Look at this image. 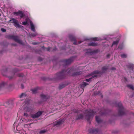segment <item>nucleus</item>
<instances>
[{"instance_id":"8","label":"nucleus","mask_w":134,"mask_h":134,"mask_svg":"<svg viewBox=\"0 0 134 134\" xmlns=\"http://www.w3.org/2000/svg\"><path fill=\"white\" fill-rule=\"evenodd\" d=\"M11 38L15 42L19 44H22V41L19 39V37L18 36H11Z\"/></svg>"},{"instance_id":"23","label":"nucleus","mask_w":134,"mask_h":134,"mask_svg":"<svg viewBox=\"0 0 134 134\" xmlns=\"http://www.w3.org/2000/svg\"><path fill=\"white\" fill-rule=\"evenodd\" d=\"M108 69V67L104 66L102 68V70L103 73H105V71H107Z\"/></svg>"},{"instance_id":"29","label":"nucleus","mask_w":134,"mask_h":134,"mask_svg":"<svg viewBox=\"0 0 134 134\" xmlns=\"http://www.w3.org/2000/svg\"><path fill=\"white\" fill-rule=\"evenodd\" d=\"M17 75L20 77H23L24 75L23 73H19L17 74Z\"/></svg>"},{"instance_id":"7","label":"nucleus","mask_w":134,"mask_h":134,"mask_svg":"<svg viewBox=\"0 0 134 134\" xmlns=\"http://www.w3.org/2000/svg\"><path fill=\"white\" fill-rule=\"evenodd\" d=\"M43 113L42 111H38L35 114L31 115V117L33 119L37 118L40 116Z\"/></svg>"},{"instance_id":"32","label":"nucleus","mask_w":134,"mask_h":134,"mask_svg":"<svg viewBox=\"0 0 134 134\" xmlns=\"http://www.w3.org/2000/svg\"><path fill=\"white\" fill-rule=\"evenodd\" d=\"M121 56L122 58H126L127 57V55L124 54H121Z\"/></svg>"},{"instance_id":"2","label":"nucleus","mask_w":134,"mask_h":134,"mask_svg":"<svg viewBox=\"0 0 134 134\" xmlns=\"http://www.w3.org/2000/svg\"><path fill=\"white\" fill-rule=\"evenodd\" d=\"M96 112L94 111L93 110H90L85 111L86 118L88 121H89L90 119L92 118L95 114Z\"/></svg>"},{"instance_id":"25","label":"nucleus","mask_w":134,"mask_h":134,"mask_svg":"<svg viewBox=\"0 0 134 134\" xmlns=\"http://www.w3.org/2000/svg\"><path fill=\"white\" fill-rule=\"evenodd\" d=\"M88 45L89 46H97V43H95L92 42L89 43Z\"/></svg>"},{"instance_id":"4","label":"nucleus","mask_w":134,"mask_h":134,"mask_svg":"<svg viewBox=\"0 0 134 134\" xmlns=\"http://www.w3.org/2000/svg\"><path fill=\"white\" fill-rule=\"evenodd\" d=\"M74 58L73 57H70L68 59L63 60L61 63L63 64V66H65L66 65L70 64L74 60Z\"/></svg>"},{"instance_id":"48","label":"nucleus","mask_w":134,"mask_h":134,"mask_svg":"<svg viewBox=\"0 0 134 134\" xmlns=\"http://www.w3.org/2000/svg\"><path fill=\"white\" fill-rule=\"evenodd\" d=\"M101 97H102V98H103V96L102 95H101Z\"/></svg>"},{"instance_id":"38","label":"nucleus","mask_w":134,"mask_h":134,"mask_svg":"<svg viewBox=\"0 0 134 134\" xmlns=\"http://www.w3.org/2000/svg\"><path fill=\"white\" fill-rule=\"evenodd\" d=\"M1 30L3 32H5L6 31V29H4V28H1Z\"/></svg>"},{"instance_id":"50","label":"nucleus","mask_w":134,"mask_h":134,"mask_svg":"<svg viewBox=\"0 0 134 134\" xmlns=\"http://www.w3.org/2000/svg\"><path fill=\"white\" fill-rule=\"evenodd\" d=\"M87 53V52H86V53Z\"/></svg>"},{"instance_id":"24","label":"nucleus","mask_w":134,"mask_h":134,"mask_svg":"<svg viewBox=\"0 0 134 134\" xmlns=\"http://www.w3.org/2000/svg\"><path fill=\"white\" fill-rule=\"evenodd\" d=\"M31 29V30L34 32L35 31V29L34 25L32 23H30Z\"/></svg>"},{"instance_id":"17","label":"nucleus","mask_w":134,"mask_h":134,"mask_svg":"<svg viewBox=\"0 0 134 134\" xmlns=\"http://www.w3.org/2000/svg\"><path fill=\"white\" fill-rule=\"evenodd\" d=\"M82 72L81 71H76L73 73L72 74V75L74 76H78L81 74Z\"/></svg>"},{"instance_id":"3","label":"nucleus","mask_w":134,"mask_h":134,"mask_svg":"<svg viewBox=\"0 0 134 134\" xmlns=\"http://www.w3.org/2000/svg\"><path fill=\"white\" fill-rule=\"evenodd\" d=\"M117 107L119 108L118 114L119 115H124L125 114V110L122 106L121 102L118 103L116 104Z\"/></svg>"},{"instance_id":"36","label":"nucleus","mask_w":134,"mask_h":134,"mask_svg":"<svg viewBox=\"0 0 134 134\" xmlns=\"http://www.w3.org/2000/svg\"><path fill=\"white\" fill-rule=\"evenodd\" d=\"M37 35V34L36 33H32L31 34V36L32 37H34Z\"/></svg>"},{"instance_id":"16","label":"nucleus","mask_w":134,"mask_h":134,"mask_svg":"<svg viewBox=\"0 0 134 134\" xmlns=\"http://www.w3.org/2000/svg\"><path fill=\"white\" fill-rule=\"evenodd\" d=\"M108 110H107L104 109V111H101L99 112V114L101 115H105L108 113Z\"/></svg>"},{"instance_id":"21","label":"nucleus","mask_w":134,"mask_h":134,"mask_svg":"<svg viewBox=\"0 0 134 134\" xmlns=\"http://www.w3.org/2000/svg\"><path fill=\"white\" fill-rule=\"evenodd\" d=\"M96 120L98 123H99L101 122L102 120L99 116H96L95 117Z\"/></svg>"},{"instance_id":"26","label":"nucleus","mask_w":134,"mask_h":134,"mask_svg":"<svg viewBox=\"0 0 134 134\" xmlns=\"http://www.w3.org/2000/svg\"><path fill=\"white\" fill-rule=\"evenodd\" d=\"M119 40H118L116 41H114L112 44V46H113L114 45H117L119 43Z\"/></svg>"},{"instance_id":"5","label":"nucleus","mask_w":134,"mask_h":134,"mask_svg":"<svg viewBox=\"0 0 134 134\" xmlns=\"http://www.w3.org/2000/svg\"><path fill=\"white\" fill-rule=\"evenodd\" d=\"M100 71L98 70L92 72L91 74V75H92V77L89 79H86L85 81L87 82H88L91 81V79L95 77H96L98 75L97 74H100Z\"/></svg>"},{"instance_id":"9","label":"nucleus","mask_w":134,"mask_h":134,"mask_svg":"<svg viewBox=\"0 0 134 134\" xmlns=\"http://www.w3.org/2000/svg\"><path fill=\"white\" fill-rule=\"evenodd\" d=\"M75 113H77L78 114L79 113H80L79 115H78L77 118V120L82 119L83 118V115L82 114V111L81 110H77L75 111Z\"/></svg>"},{"instance_id":"18","label":"nucleus","mask_w":134,"mask_h":134,"mask_svg":"<svg viewBox=\"0 0 134 134\" xmlns=\"http://www.w3.org/2000/svg\"><path fill=\"white\" fill-rule=\"evenodd\" d=\"M53 123L55 126L59 125L62 124V120L57 121Z\"/></svg>"},{"instance_id":"22","label":"nucleus","mask_w":134,"mask_h":134,"mask_svg":"<svg viewBox=\"0 0 134 134\" xmlns=\"http://www.w3.org/2000/svg\"><path fill=\"white\" fill-rule=\"evenodd\" d=\"M38 88V87H37L34 89H31V91H32L33 94H35L37 92Z\"/></svg>"},{"instance_id":"6","label":"nucleus","mask_w":134,"mask_h":134,"mask_svg":"<svg viewBox=\"0 0 134 134\" xmlns=\"http://www.w3.org/2000/svg\"><path fill=\"white\" fill-rule=\"evenodd\" d=\"M14 14L16 16L19 15L21 18H22L25 16L24 13L21 10H19L17 12H14Z\"/></svg>"},{"instance_id":"43","label":"nucleus","mask_w":134,"mask_h":134,"mask_svg":"<svg viewBox=\"0 0 134 134\" xmlns=\"http://www.w3.org/2000/svg\"><path fill=\"white\" fill-rule=\"evenodd\" d=\"M111 69L112 70H115L116 69V68L114 67H112Z\"/></svg>"},{"instance_id":"28","label":"nucleus","mask_w":134,"mask_h":134,"mask_svg":"<svg viewBox=\"0 0 134 134\" xmlns=\"http://www.w3.org/2000/svg\"><path fill=\"white\" fill-rule=\"evenodd\" d=\"M127 87L129 88L132 89V90H134V87L133 86L131 85H127Z\"/></svg>"},{"instance_id":"12","label":"nucleus","mask_w":134,"mask_h":134,"mask_svg":"<svg viewBox=\"0 0 134 134\" xmlns=\"http://www.w3.org/2000/svg\"><path fill=\"white\" fill-rule=\"evenodd\" d=\"M41 98L43 101H46L49 98V96L48 95H45L43 94H41L40 95Z\"/></svg>"},{"instance_id":"11","label":"nucleus","mask_w":134,"mask_h":134,"mask_svg":"<svg viewBox=\"0 0 134 134\" xmlns=\"http://www.w3.org/2000/svg\"><path fill=\"white\" fill-rule=\"evenodd\" d=\"M90 132L93 134H98L99 132L98 129H90L89 130Z\"/></svg>"},{"instance_id":"30","label":"nucleus","mask_w":134,"mask_h":134,"mask_svg":"<svg viewBox=\"0 0 134 134\" xmlns=\"http://www.w3.org/2000/svg\"><path fill=\"white\" fill-rule=\"evenodd\" d=\"M12 23L14 24L18 22V21L14 18H12Z\"/></svg>"},{"instance_id":"35","label":"nucleus","mask_w":134,"mask_h":134,"mask_svg":"<svg viewBox=\"0 0 134 134\" xmlns=\"http://www.w3.org/2000/svg\"><path fill=\"white\" fill-rule=\"evenodd\" d=\"M92 40L94 41H97L98 40V38L96 37L93 38Z\"/></svg>"},{"instance_id":"13","label":"nucleus","mask_w":134,"mask_h":134,"mask_svg":"<svg viewBox=\"0 0 134 134\" xmlns=\"http://www.w3.org/2000/svg\"><path fill=\"white\" fill-rule=\"evenodd\" d=\"M5 106L9 108H12L13 106V104L12 102L6 103Z\"/></svg>"},{"instance_id":"27","label":"nucleus","mask_w":134,"mask_h":134,"mask_svg":"<svg viewBox=\"0 0 134 134\" xmlns=\"http://www.w3.org/2000/svg\"><path fill=\"white\" fill-rule=\"evenodd\" d=\"M26 96V94L25 93H22L20 96V98H21L23 97H25Z\"/></svg>"},{"instance_id":"49","label":"nucleus","mask_w":134,"mask_h":134,"mask_svg":"<svg viewBox=\"0 0 134 134\" xmlns=\"http://www.w3.org/2000/svg\"><path fill=\"white\" fill-rule=\"evenodd\" d=\"M11 21V20H10L9 21Z\"/></svg>"},{"instance_id":"46","label":"nucleus","mask_w":134,"mask_h":134,"mask_svg":"<svg viewBox=\"0 0 134 134\" xmlns=\"http://www.w3.org/2000/svg\"><path fill=\"white\" fill-rule=\"evenodd\" d=\"M57 49V48L56 47H55L53 49V51H56Z\"/></svg>"},{"instance_id":"45","label":"nucleus","mask_w":134,"mask_h":134,"mask_svg":"<svg viewBox=\"0 0 134 134\" xmlns=\"http://www.w3.org/2000/svg\"><path fill=\"white\" fill-rule=\"evenodd\" d=\"M82 42H83V41H80L79 42V43L80 44V43H82Z\"/></svg>"},{"instance_id":"33","label":"nucleus","mask_w":134,"mask_h":134,"mask_svg":"<svg viewBox=\"0 0 134 134\" xmlns=\"http://www.w3.org/2000/svg\"><path fill=\"white\" fill-rule=\"evenodd\" d=\"M46 130H41L40 131L39 133L40 134H42L45 133L46 132Z\"/></svg>"},{"instance_id":"44","label":"nucleus","mask_w":134,"mask_h":134,"mask_svg":"<svg viewBox=\"0 0 134 134\" xmlns=\"http://www.w3.org/2000/svg\"><path fill=\"white\" fill-rule=\"evenodd\" d=\"M110 56V55L109 54H108L107 55V58H109Z\"/></svg>"},{"instance_id":"15","label":"nucleus","mask_w":134,"mask_h":134,"mask_svg":"<svg viewBox=\"0 0 134 134\" xmlns=\"http://www.w3.org/2000/svg\"><path fill=\"white\" fill-rule=\"evenodd\" d=\"M88 85V83L83 82L80 84V86L83 89L86 86Z\"/></svg>"},{"instance_id":"42","label":"nucleus","mask_w":134,"mask_h":134,"mask_svg":"<svg viewBox=\"0 0 134 134\" xmlns=\"http://www.w3.org/2000/svg\"><path fill=\"white\" fill-rule=\"evenodd\" d=\"M21 88L22 89H23L24 88V86L23 84H22L21 85Z\"/></svg>"},{"instance_id":"14","label":"nucleus","mask_w":134,"mask_h":134,"mask_svg":"<svg viewBox=\"0 0 134 134\" xmlns=\"http://www.w3.org/2000/svg\"><path fill=\"white\" fill-rule=\"evenodd\" d=\"M69 38L71 41H74V42L73 43L75 45H76V41L75 37L72 36H69Z\"/></svg>"},{"instance_id":"37","label":"nucleus","mask_w":134,"mask_h":134,"mask_svg":"<svg viewBox=\"0 0 134 134\" xmlns=\"http://www.w3.org/2000/svg\"><path fill=\"white\" fill-rule=\"evenodd\" d=\"M51 48L48 47V48H46L45 49L48 51H49L50 49Z\"/></svg>"},{"instance_id":"34","label":"nucleus","mask_w":134,"mask_h":134,"mask_svg":"<svg viewBox=\"0 0 134 134\" xmlns=\"http://www.w3.org/2000/svg\"><path fill=\"white\" fill-rule=\"evenodd\" d=\"M23 24L24 25H25L27 24V20H26L25 21L22 22Z\"/></svg>"},{"instance_id":"40","label":"nucleus","mask_w":134,"mask_h":134,"mask_svg":"<svg viewBox=\"0 0 134 134\" xmlns=\"http://www.w3.org/2000/svg\"><path fill=\"white\" fill-rule=\"evenodd\" d=\"M127 66L129 68H130L131 69H132V67L131 65H127Z\"/></svg>"},{"instance_id":"19","label":"nucleus","mask_w":134,"mask_h":134,"mask_svg":"<svg viewBox=\"0 0 134 134\" xmlns=\"http://www.w3.org/2000/svg\"><path fill=\"white\" fill-rule=\"evenodd\" d=\"M14 25L16 28L18 27L21 29H22L23 27V26H22L19 25L18 24V21L14 24Z\"/></svg>"},{"instance_id":"47","label":"nucleus","mask_w":134,"mask_h":134,"mask_svg":"<svg viewBox=\"0 0 134 134\" xmlns=\"http://www.w3.org/2000/svg\"><path fill=\"white\" fill-rule=\"evenodd\" d=\"M39 60L40 61H42V58H39Z\"/></svg>"},{"instance_id":"10","label":"nucleus","mask_w":134,"mask_h":134,"mask_svg":"<svg viewBox=\"0 0 134 134\" xmlns=\"http://www.w3.org/2000/svg\"><path fill=\"white\" fill-rule=\"evenodd\" d=\"M19 70L18 69L15 68L13 69V72L12 73V75L11 76H9L8 77L10 79H12L16 75V73Z\"/></svg>"},{"instance_id":"20","label":"nucleus","mask_w":134,"mask_h":134,"mask_svg":"<svg viewBox=\"0 0 134 134\" xmlns=\"http://www.w3.org/2000/svg\"><path fill=\"white\" fill-rule=\"evenodd\" d=\"M67 84H66L65 83H62L59 86V90H61L64 87H65L66 85H67Z\"/></svg>"},{"instance_id":"1","label":"nucleus","mask_w":134,"mask_h":134,"mask_svg":"<svg viewBox=\"0 0 134 134\" xmlns=\"http://www.w3.org/2000/svg\"><path fill=\"white\" fill-rule=\"evenodd\" d=\"M73 70V69L72 68H69L66 70H63L62 71L57 73L55 75V77L52 78L51 80L56 81L58 80L64 79L66 76V72H67L68 74H71Z\"/></svg>"},{"instance_id":"31","label":"nucleus","mask_w":134,"mask_h":134,"mask_svg":"<svg viewBox=\"0 0 134 134\" xmlns=\"http://www.w3.org/2000/svg\"><path fill=\"white\" fill-rule=\"evenodd\" d=\"M98 51V50L97 49L95 50H94L92 52H90V54H91L92 53H97Z\"/></svg>"},{"instance_id":"39","label":"nucleus","mask_w":134,"mask_h":134,"mask_svg":"<svg viewBox=\"0 0 134 134\" xmlns=\"http://www.w3.org/2000/svg\"><path fill=\"white\" fill-rule=\"evenodd\" d=\"M24 116L27 117L28 116V114L26 113H24Z\"/></svg>"},{"instance_id":"41","label":"nucleus","mask_w":134,"mask_h":134,"mask_svg":"<svg viewBox=\"0 0 134 134\" xmlns=\"http://www.w3.org/2000/svg\"><path fill=\"white\" fill-rule=\"evenodd\" d=\"M122 46L121 45L119 46L118 47V48L119 49H122Z\"/></svg>"}]
</instances>
